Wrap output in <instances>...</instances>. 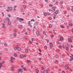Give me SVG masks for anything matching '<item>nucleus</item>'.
<instances>
[{
  "instance_id": "obj_54",
  "label": "nucleus",
  "mask_w": 73,
  "mask_h": 73,
  "mask_svg": "<svg viewBox=\"0 0 73 73\" xmlns=\"http://www.w3.org/2000/svg\"><path fill=\"white\" fill-rule=\"evenodd\" d=\"M14 56H15V57H16V56H17V55H16V54L15 53Z\"/></svg>"
},
{
  "instance_id": "obj_57",
  "label": "nucleus",
  "mask_w": 73,
  "mask_h": 73,
  "mask_svg": "<svg viewBox=\"0 0 73 73\" xmlns=\"http://www.w3.org/2000/svg\"><path fill=\"white\" fill-rule=\"evenodd\" d=\"M14 36H16V33H14Z\"/></svg>"
},
{
  "instance_id": "obj_16",
  "label": "nucleus",
  "mask_w": 73,
  "mask_h": 73,
  "mask_svg": "<svg viewBox=\"0 0 73 73\" xmlns=\"http://www.w3.org/2000/svg\"><path fill=\"white\" fill-rule=\"evenodd\" d=\"M24 57V56H23V55H21L20 56V57H21V58H23V57Z\"/></svg>"
},
{
  "instance_id": "obj_63",
  "label": "nucleus",
  "mask_w": 73,
  "mask_h": 73,
  "mask_svg": "<svg viewBox=\"0 0 73 73\" xmlns=\"http://www.w3.org/2000/svg\"><path fill=\"white\" fill-rule=\"evenodd\" d=\"M32 41H33V38H32Z\"/></svg>"
},
{
  "instance_id": "obj_28",
  "label": "nucleus",
  "mask_w": 73,
  "mask_h": 73,
  "mask_svg": "<svg viewBox=\"0 0 73 73\" xmlns=\"http://www.w3.org/2000/svg\"><path fill=\"white\" fill-rule=\"evenodd\" d=\"M66 50H69V47H67L66 48Z\"/></svg>"
},
{
  "instance_id": "obj_45",
  "label": "nucleus",
  "mask_w": 73,
  "mask_h": 73,
  "mask_svg": "<svg viewBox=\"0 0 73 73\" xmlns=\"http://www.w3.org/2000/svg\"><path fill=\"white\" fill-rule=\"evenodd\" d=\"M59 47L60 48H62V46L61 45H60L59 46Z\"/></svg>"
},
{
  "instance_id": "obj_1",
  "label": "nucleus",
  "mask_w": 73,
  "mask_h": 73,
  "mask_svg": "<svg viewBox=\"0 0 73 73\" xmlns=\"http://www.w3.org/2000/svg\"><path fill=\"white\" fill-rule=\"evenodd\" d=\"M17 19L19 21V22H21V21H24V19H23L22 18H19V17H17Z\"/></svg>"
},
{
  "instance_id": "obj_22",
  "label": "nucleus",
  "mask_w": 73,
  "mask_h": 73,
  "mask_svg": "<svg viewBox=\"0 0 73 73\" xmlns=\"http://www.w3.org/2000/svg\"><path fill=\"white\" fill-rule=\"evenodd\" d=\"M12 9V7H10L9 10H10V11H11Z\"/></svg>"
},
{
  "instance_id": "obj_8",
  "label": "nucleus",
  "mask_w": 73,
  "mask_h": 73,
  "mask_svg": "<svg viewBox=\"0 0 73 73\" xmlns=\"http://www.w3.org/2000/svg\"><path fill=\"white\" fill-rule=\"evenodd\" d=\"M43 73H48V72L46 70H44L43 71Z\"/></svg>"
},
{
  "instance_id": "obj_37",
  "label": "nucleus",
  "mask_w": 73,
  "mask_h": 73,
  "mask_svg": "<svg viewBox=\"0 0 73 73\" xmlns=\"http://www.w3.org/2000/svg\"><path fill=\"white\" fill-rule=\"evenodd\" d=\"M61 28H64V26L63 25H61L60 26Z\"/></svg>"
},
{
  "instance_id": "obj_34",
  "label": "nucleus",
  "mask_w": 73,
  "mask_h": 73,
  "mask_svg": "<svg viewBox=\"0 0 73 73\" xmlns=\"http://www.w3.org/2000/svg\"><path fill=\"white\" fill-rule=\"evenodd\" d=\"M44 15L45 16H47V13H44Z\"/></svg>"
},
{
  "instance_id": "obj_25",
  "label": "nucleus",
  "mask_w": 73,
  "mask_h": 73,
  "mask_svg": "<svg viewBox=\"0 0 73 73\" xmlns=\"http://www.w3.org/2000/svg\"><path fill=\"white\" fill-rule=\"evenodd\" d=\"M16 7H17V6H16V5H15L14 7V10L15 11H16V9H15V8H16Z\"/></svg>"
},
{
  "instance_id": "obj_36",
  "label": "nucleus",
  "mask_w": 73,
  "mask_h": 73,
  "mask_svg": "<svg viewBox=\"0 0 73 73\" xmlns=\"http://www.w3.org/2000/svg\"><path fill=\"white\" fill-rule=\"evenodd\" d=\"M46 41H47V43H48V42H49V40H48V39H46Z\"/></svg>"
},
{
  "instance_id": "obj_49",
  "label": "nucleus",
  "mask_w": 73,
  "mask_h": 73,
  "mask_svg": "<svg viewBox=\"0 0 73 73\" xmlns=\"http://www.w3.org/2000/svg\"><path fill=\"white\" fill-rule=\"evenodd\" d=\"M7 11L8 12H9V9H7Z\"/></svg>"
},
{
  "instance_id": "obj_13",
  "label": "nucleus",
  "mask_w": 73,
  "mask_h": 73,
  "mask_svg": "<svg viewBox=\"0 0 73 73\" xmlns=\"http://www.w3.org/2000/svg\"><path fill=\"white\" fill-rule=\"evenodd\" d=\"M5 25L4 24V23H3V25H2V28H4L5 27Z\"/></svg>"
},
{
  "instance_id": "obj_43",
  "label": "nucleus",
  "mask_w": 73,
  "mask_h": 73,
  "mask_svg": "<svg viewBox=\"0 0 73 73\" xmlns=\"http://www.w3.org/2000/svg\"><path fill=\"white\" fill-rule=\"evenodd\" d=\"M56 43L57 44H59V42H58V41H57L56 42Z\"/></svg>"
},
{
  "instance_id": "obj_3",
  "label": "nucleus",
  "mask_w": 73,
  "mask_h": 73,
  "mask_svg": "<svg viewBox=\"0 0 73 73\" xmlns=\"http://www.w3.org/2000/svg\"><path fill=\"white\" fill-rule=\"evenodd\" d=\"M58 11L57 10H56L55 12L54 13V16H56L57 14H58Z\"/></svg>"
},
{
  "instance_id": "obj_60",
  "label": "nucleus",
  "mask_w": 73,
  "mask_h": 73,
  "mask_svg": "<svg viewBox=\"0 0 73 73\" xmlns=\"http://www.w3.org/2000/svg\"><path fill=\"white\" fill-rule=\"evenodd\" d=\"M48 15H50V13H48Z\"/></svg>"
},
{
  "instance_id": "obj_38",
  "label": "nucleus",
  "mask_w": 73,
  "mask_h": 73,
  "mask_svg": "<svg viewBox=\"0 0 73 73\" xmlns=\"http://www.w3.org/2000/svg\"><path fill=\"white\" fill-rule=\"evenodd\" d=\"M2 15L3 17H4V13H2Z\"/></svg>"
},
{
  "instance_id": "obj_9",
  "label": "nucleus",
  "mask_w": 73,
  "mask_h": 73,
  "mask_svg": "<svg viewBox=\"0 0 73 73\" xmlns=\"http://www.w3.org/2000/svg\"><path fill=\"white\" fill-rule=\"evenodd\" d=\"M17 49L19 51H20L21 50V48L19 47H18Z\"/></svg>"
},
{
  "instance_id": "obj_58",
  "label": "nucleus",
  "mask_w": 73,
  "mask_h": 73,
  "mask_svg": "<svg viewBox=\"0 0 73 73\" xmlns=\"http://www.w3.org/2000/svg\"><path fill=\"white\" fill-rule=\"evenodd\" d=\"M47 70V71H49V70L50 69H49V68H48Z\"/></svg>"
},
{
  "instance_id": "obj_12",
  "label": "nucleus",
  "mask_w": 73,
  "mask_h": 73,
  "mask_svg": "<svg viewBox=\"0 0 73 73\" xmlns=\"http://www.w3.org/2000/svg\"><path fill=\"white\" fill-rule=\"evenodd\" d=\"M7 19H5L3 20V22L4 23H7Z\"/></svg>"
},
{
  "instance_id": "obj_39",
  "label": "nucleus",
  "mask_w": 73,
  "mask_h": 73,
  "mask_svg": "<svg viewBox=\"0 0 73 73\" xmlns=\"http://www.w3.org/2000/svg\"><path fill=\"white\" fill-rule=\"evenodd\" d=\"M23 8H26V6H25V5H23Z\"/></svg>"
},
{
  "instance_id": "obj_11",
  "label": "nucleus",
  "mask_w": 73,
  "mask_h": 73,
  "mask_svg": "<svg viewBox=\"0 0 73 73\" xmlns=\"http://www.w3.org/2000/svg\"><path fill=\"white\" fill-rule=\"evenodd\" d=\"M14 69V66H12V67L11 68V70H13Z\"/></svg>"
},
{
  "instance_id": "obj_62",
  "label": "nucleus",
  "mask_w": 73,
  "mask_h": 73,
  "mask_svg": "<svg viewBox=\"0 0 73 73\" xmlns=\"http://www.w3.org/2000/svg\"><path fill=\"white\" fill-rule=\"evenodd\" d=\"M8 16L9 17H11V15H8Z\"/></svg>"
},
{
  "instance_id": "obj_31",
  "label": "nucleus",
  "mask_w": 73,
  "mask_h": 73,
  "mask_svg": "<svg viewBox=\"0 0 73 73\" xmlns=\"http://www.w3.org/2000/svg\"><path fill=\"white\" fill-rule=\"evenodd\" d=\"M43 33L44 35H45V34H46V32H45V31H44L43 32Z\"/></svg>"
},
{
  "instance_id": "obj_35",
  "label": "nucleus",
  "mask_w": 73,
  "mask_h": 73,
  "mask_svg": "<svg viewBox=\"0 0 73 73\" xmlns=\"http://www.w3.org/2000/svg\"><path fill=\"white\" fill-rule=\"evenodd\" d=\"M29 42L31 44H32V42L31 41V40H29Z\"/></svg>"
},
{
  "instance_id": "obj_19",
  "label": "nucleus",
  "mask_w": 73,
  "mask_h": 73,
  "mask_svg": "<svg viewBox=\"0 0 73 73\" xmlns=\"http://www.w3.org/2000/svg\"><path fill=\"white\" fill-rule=\"evenodd\" d=\"M68 24H69V25H70V26H72V23H69Z\"/></svg>"
},
{
  "instance_id": "obj_2",
  "label": "nucleus",
  "mask_w": 73,
  "mask_h": 73,
  "mask_svg": "<svg viewBox=\"0 0 73 73\" xmlns=\"http://www.w3.org/2000/svg\"><path fill=\"white\" fill-rule=\"evenodd\" d=\"M23 72V70L21 68H19L18 69V73H21Z\"/></svg>"
},
{
  "instance_id": "obj_14",
  "label": "nucleus",
  "mask_w": 73,
  "mask_h": 73,
  "mask_svg": "<svg viewBox=\"0 0 73 73\" xmlns=\"http://www.w3.org/2000/svg\"><path fill=\"white\" fill-rule=\"evenodd\" d=\"M58 54H56V58H58Z\"/></svg>"
},
{
  "instance_id": "obj_48",
  "label": "nucleus",
  "mask_w": 73,
  "mask_h": 73,
  "mask_svg": "<svg viewBox=\"0 0 73 73\" xmlns=\"http://www.w3.org/2000/svg\"><path fill=\"white\" fill-rule=\"evenodd\" d=\"M70 61H72L73 60V58H71L70 59Z\"/></svg>"
},
{
  "instance_id": "obj_64",
  "label": "nucleus",
  "mask_w": 73,
  "mask_h": 73,
  "mask_svg": "<svg viewBox=\"0 0 73 73\" xmlns=\"http://www.w3.org/2000/svg\"><path fill=\"white\" fill-rule=\"evenodd\" d=\"M71 11H72V12H73V9H71Z\"/></svg>"
},
{
  "instance_id": "obj_53",
  "label": "nucleus",
  "mask_w": 73,
  "mask_h": 73,
  "mask_svg": "<svg viewBox=\"0 0 73 73\" xmlns=\"http://www.w3.org/2000/svg\"><path fill=\"white\" fill-rule=\"evenodd\" d=\"M31 68H32V69L33 68V66L31 65Z\"/></svg>"
},
{
  "instance_id": "obj_44",
  "label": "nucleus",
  "mask_w": 73,
  "mask_h": 73,
  "mask_svg": "<svg viewBox=\"0 0 73 73\" xmlns=\"http://www.w3.org/2000/svg\"><path fill=\"white\" fill-rule=\"evenodd\" d=\"M27 62L29 63L30 62V61H29V60H27Z\"/></svg>"
},
{
  "instance_id": "obj_61",
  "label": "nucleus",
  "mask_w": 73,
  "mask_h": 73,
  "mask_svg": "<svg viewBox=\"0 0 73 73\" xmlns=\"http://www.w3.org/2000/svg\"><path fill=\"white\" fill-rule=\"evenodd\" d=\"M0 60H2V58H1V56H0Z\"/></svg>"
},
{
  "instance_id": "obj_41",
  "label": "nucleus",
  "mask_w": 73,
  "mask_h": 73,
  "mask_svg": "<svg viewBox=\"0 0 73 73\" xmlns=\"http://www.w3.org/2000/svg\"><path fill=\"white\" fill-rule=\"evenodd\" d=\"M31 21H33L34 22H35V20L34 19H33L31 20Z\"/></svg>"
},
{
  "instance_id": "obj_10",
  "label": "nucleus",
  "mask_w": 73,
  "mask_h": 73,
  "mask_svg": "<svg viewBox=\"0 0 73 73\" xmlns=\"http://www.w3.org/2000/svg\"><path fill=\"white\" fill-rule=\"evenodd\" d=\"M60 39L61 41H62L63 40H64V38L62 36L60 37Z\"/></svg>"
},
{
  "instance_id": "obj_59",
  "label": "nucleus",
  "mask_w": 73,
  "mask_h": 73,
  "mask_svg": "<svg viewBox=\"0 0 73 73\" xmlns=\"http://www.w3.org/2000/svg\"><path fill=\"white\" fill-rule=\"evenodd\" d=\"M56 61V62H58V60H55Z\"/></svg>"
},
{
  "instance_id": "obj_6",
  "label": "nucleus",
  "mask_w": 73,
  "mask_h": 73,
  "mask_svg": "<svg viewBox=\"0 0 73 73\" xmlns=\"http://www.w3.org/2000/svg\"><path fill=\"white\" fill-rule=\"evenodd\" d=\"M65 68L66 70H68V66L67 65H65Z\"/></svg>"
},
{
  "instance_id": "obj_26",
  "label": "nucleus",
  "mask_w": 73,
  "mask_h": 73,
  "mask_svg": "<svg viewBox=\"0 0 73 73\" xmlns=\"http://www.w3.org/2000/svg\"><path fill=\"white\" fill-rule=\"evenodd\" d=\"M8 24H9V25H11V21H9L8 22Z\"/></svg>"
},
{
  "instance_id": "obj_27",
  "label": "nucleus",
  "mask_w": 73,
  "mask_h": 73,
  "mask_svg": "<svg viewBox=\"0 0 73 73\" xmlns=\"http://www.w3.org/2000/svg\"><path fill=\"white\" fill-rule=\"evenodd\" d=\"M50 46H52V42H50L49 43Z\"/></svg>"
},
{
  "instance_id": "obj_15",
  "label": "nucleus",
  "mask_w": 73,
  "mask_h": 73,
  "mask_svg": "<svg viewBox=\"0 0 73 73\" xmlns=\"http://www.w3.org/2000/svg\"><path fill=\"white\" fill-rule=\"evenodd\" d=\"M66 48L69 47V44H66Z\"/></svg>"
},
{
  "instance_id": "obj_29",
  "label": "nucleus",
  "mask_w": 73,
  "mask_h": 73,
  "mask_svg": "<svg viewBox=\"0 0 73 73\" xmlns=\"http://www.w3.org/2000/svg\"><path fill=\"white\" fill-rule=\"evenodd\" d=\"M28 24L29 25H31V22L30 21H29L28 22Z\"/></svg>"
},
{
  "instance_id": "obj_4",
  "label": "nucleus",
  "mask_w": 73,
  "mask_h": 73,
  "mask_svg": "<svg viewBox=\"0 0 73 73\" xmlns=\"http://www.w3.org/2000/svg\"><path fill=\"white\" fill-rule=\"evenodd\" d=\"M38 24H39L38 22H36L34 24V25H35V26H37V25H38Z\"/></svg>"
},
{
  "instance_id": "obj_30",
  "label": "nucleus",
  "mask_w": 73,
  "mask_h": 73,
  "mask_svg": "<svg viewBox=\"0 0 73 73\" xmlns=\"http://www.w3.org/2000/svg\"><path fill=\"white\" fill-rule=\"evenodd\" d=\"M2 67H3V65H2V64H1L0 65V69H1Z\"/></svg>"
},
{
  "instance_id": "obj_33",
  "label": "nucleus",
  "mask_w": 73,
  "mask_h": 73,
  "mask_svg": "<svg viewBox=\"0 0 73 73\" xmlns=\"http://www.w3.org/2000/svg\"><path fill=\"white\" fill-rule=\"evenodd\" d=\"M4 46H7V44L6 43H5L4 44Z\"/></svg>"
},
{
  "instance_id": "obj_46",
  "label": "nucleus",
  "mask_w": 73,
  "mask_h": 73,
  "mask_svg": "<svg viewBox=\"0 0 73 73\" xmlns=\"http://www.w3.org/2000/svg\"><path fill=\"white\" fill-rule=\"evenodd\" d=\"M10 61L11 62H13V60L12 59H11Z\"/></svg>"
},
{
  "instance_id": "obj_40",
  "label": "nucleus",
  "mask_w": 73,
  "mask_h": 73,
  "mask_svg": "<svg viewBox=\"0 0 73 73\" xmlns=\"http://www.w3.org/2000/svg\"><path fill=\"white\" fill-rule=\"evenodd\" d=\"M13 57L11 56L10 57V59L11 60H12V59H13Z\"/></svg>"
},
{
  "instance_id": "obj_50",
  "label": "nucleus",
  "mask_w": 73,
  "mask_h": 73,
  "mask_svg": "<svg viewBox=\"0 0 73 73\" xmlns=\"http://www.w3.org/2000/svg\"><path fill=\"white\" fill-rule=\"evenodd\" d=\"M38 60H41V58H38Z\"/></svg>"
},
{
  "instance_id": "obj_32",
  "label": "nucleus",
  "mask_w": 73,
  "mask_h": 73,
  "mask_svg": "<svg viewBox=\"0 0 73 73\" xmlns=\"http://www.w3.org/2000/svg\"><path fill=\"white\" fill-rule=\"evenodd\" d=\"M36 72H39V70H38V69H37L36 70Z\"/></svg>"
},
{
  "instance_id": "obj_24",
  "label": "nucleus",
  "mask_w": 73,
  "mask_h": 73,
  "mask_svg": "<svg viewBox=\"0 0 73 73\" xmlns=\"http://www.w3.org/2000/svg\"><path fill=\"white\" fill-rule=\"evenodd\" d=\"M21 27H22V25H19V28H21Z\"/></svg>"
},
{
  "instance_id": "obj_55",
  "label": "nucleus",
  "mask_w": 73,
  "mask_h": 73,
  "mask_svg": "<svg viewBox=\"0 0 73 73\" xmlns=\"http://www.w3.org/2000/svg\"><path fill=\"white\" fill-rule=\"evenodd\" d=\"M61 4H63V1H61Z\"/></svg>"
},
{
  "instance_id": "obj_21",
  "label": "nucleus",
  "mask_w": 73,
  "mask_h": 73,
  "mask_svg": "<svg viewBox=\"0 0 73 73\" xmlns=\"http://www.w3.org/2000/svg\"><path fill=\"white\" fill-rule=\"evenodd\" d=\"M6 20L8 21H10V19H9L8 18H7Z\"/></svg>"
},
{
  "instance_id": "obj_47",
  "label": "nucleus",
  "mask_w": 73,
  "mask_h": 73,
  "mask_svg": "<svg viewBox=\"0 0 73 73\" xmlns=\"http://www.w3.org/2000/svg\"><path fill=\"white\" fill-rule=\"evenodd\" d=\"M49 19H50V20H52V18H51L50 17H49Z\"/></svg>"
},
{
  "instance_id": "obj_42",
  "label": "nucleus",
  "mask_w": 73,
  "mask_h": 73,
  "mask_svg": "<svg viewBox=\"0 0 73 73\" xmlns=\"http://www.w3.org/2000/svg\"><path fill=\"white\" fill-rule=\"evenodd\" d=\"M44 69H45V68H44V67H42V70H44Z\"/></svg>"
},
{
  "instance_id": "obj_17",
  "label": "nucleus",
  "mask_w": 73,
  "mask_h": 73,
  "mask_svg": "<svg viewBox=\"0 0 73 73\" xmlns=\"http://www.w3.org/2000/svg\"><path fill=\"white\" fill-rule=\"evenodd\" d=\"M17 47H15L14 48V50H17Z\"/></svg>"
},
{
  "instance_id": "obj_56",
  "label": "nucleus",
  "mask_w": 73,
  "mask_h": 73,
  "mask_svg": "<svg viewBox=\"0 0 73 73\" xmlns=\"http://www.w3.org/2000/svg\"><path fill=\"white\" fill-rule=\"evenodd\" d=\"M24 70H26V68H25V67L24 68Z\"/></svg>"
},
{
  "instance_id": "obj_5",
  "label": "nucleus",
  "mask_w": 73,
  "mask_h": 73,
  "mask_svg": "<svg viewBox=\"0 0 73 73\" xmlns=\"http://www.w3.org/2000/svg\"><path fill=\"white\" fill-rule=\"evenodd\" d=\"M51 11L52 12H54V11H55V8L54 7H52L51 9Z\"/></svg>"
},
{
  "instance_id": "obj_52",
  "label": "nucleus",
  "mask_w": 73,
  "mask_h": 73,
  "mask_svg": "<svg viewBox=\"0 0 73 73\" xmlns=\"http://www.w3.org/2000/svg\"><path fill=\"white\" fill-rule=\"evenodd\" d=\"M23 4H26V2L25 1H24L23 2Z\"/></svg>"
},
{
  "instance_id": "obj_7",
  "label": "nucleus",
  "mask_w": 73,
  "mask_h": 73,
  "mask_svg": "<svg viewBox=\"0 0 73 73\" xmlns=\"http://www.w3.org/2000/svg\"><path fill=\"white\" fill-rule=\"evenodd\" d=\"M68 41L69 42H72V39H71V38H69L68 39Z\"/></svg>"
},
{
  "instance_id": "obj_23",
  "label": "nucleus",
  "mask_w": 73,
  "mask_h": 73,
  "mask_svg": "<svg viewBox=\"0 0 73 73\" xmlns=\"http://www.w3.org/2000/svg\"><path fill=\"white\" fill-rule=\"evenodd\" d=\"M49 28H52V26L51 25H50L49 26Z\"/></svg>"
},
{
  "instance_id": "obj_20",
  "label": "nucleus",
  "mask_w": 73,
  "mask_h": 73,
  "mask_svg": "<svg viewBox=\"0 0 73 73\" xmlns=\"http://www.w3.org/2000/svg\"><path fill=\"white\" fill-rule=\"evenodd\" d=\"M36 35H39V33L38 31L36 32Z\"/></svg>"
},
{
  "instance_id": "obj_51",
  "label": "nucleus",
  "mask_w": 73,
  "mask_h": 73,
  "mask_svg": "<svg viewBox=\"0 0 73 73\" xmlns=\"http://www.w3.org/2000/svg\"><path fill=\"white\" fill-rule=\"evenodd\" d=\"M2 64H4V61H3L2 62Z\"/></svg>"
},
{
  "instance_id": "obj_18",
  "label": "nucleus",
  "mask_w": 73,
  "mask_h": 73,
  "mask_svg": "<svg viewBox=\"0 0 73 73\" xmlns=\"http://www.w3.org/2000/svg\"><path fill=\"white\" fill-rule=\"evenodd\" d=\"M25 52L26 53H28V49H26Z\"/></svg>"
}]
</instances>
